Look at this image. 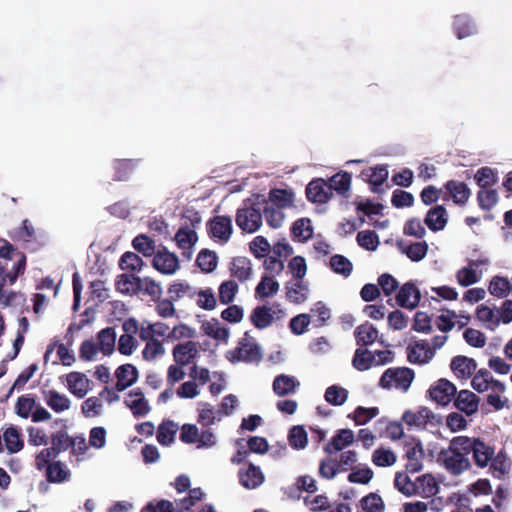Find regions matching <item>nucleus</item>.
Instances as JSON below:
<instances>
[{"instance_id":"obj_40","label":"nucleus","mask_w":512,"mask_h":512,"mask_svg":"<svg viewBox=\"0 0 512 512\" xmlns=\"http://www.w3.org/2000/svg\"><path fill=\"white\" fill-rule=\"evenodd\" d=\"M3 440L7 451L11 454L21 451L24 447V442L16 427L11 426L7 428L3 433Z\"/></svg>"},{"instance_id":"obj_27","label":"nucleus","mask_w":512,"mask_h":512,"mask_svg":"<svg viewBox=\"0 0 512 512\" xmlns=\"http://www.w3.org/2000/svg\"><path fill=\"white\" fill-rule=\"evenodd\" d=\"M352 176L349 172L341 171L330 177L327 182L330 191H335L338 195L343 198L350 196Z\"/></svg>"},{"instance_id":"obj_16","label":"nucleus","mask_w":512,"mask_h":512,"mask_svg":"<svg viewBox=\"0 0 512 512\" xmlns=\"http://www.w3.org/2000/svg\"><path fill=\"white\" fill-rule=\"evenodd\" d=\"M309 284L304 279L290 280L285 283V297L290 303L299 305L309 297Z\"/></svg>"},{"instance_id":"obj_59","label":"nucleus","mask_w":512,"mask_h":512,"mask_svg":"<svg viewBox=\"0 0 512 512\" xmlns=\"http://www.w3.org/2000/svg\"><path fill=\"white\" fill-rule=\"evenodd\" d=\"M361 507L365 512H384L385 504L377 493H369L361 500Z\"/></svg>"},{"instance_id":"obj_12","label":"nucleus","mask_w":512,"mask_h":512,"mask_svg":"<svg viewBox=\"0 0 512 512\" xmlns=\"http://www.w3.org/2000/svg\"><path fill=\"white\" fill-rule=\"evenodd\" d=\"M153 267L162 274L171 275L179 269L178 257L166 248L158 250L152 260Z\"/></svg>"},{"instance_id":"obj_45","label":"nucleus","mask_w":512,"mask_h":512,"mask_svg":"<svg viewBox=\"0 0 512 512\" xmlns=\"http://www.w3.org/2000/svg\"><path fill=\"white\" fill-rule=\"evenodd\" d=\"M289 445L295 449H304L307 446L308 438L307 432L301 425L293 426L288 433Z\"/></svg>"},{"instance_id":"obj_36","label":"nucleus","mask_w":512,"mask_h":512,"mask_svg":"<svg viewBox=\"0 0 512 512\" xmlns=\"http://www.w3.org/2000/svg\"><path fill=\"white\" fill-rule=\"evenodd\" d=\"M67 384L70 392L79 398L84 397L88 392L89 380L83 373L71 372L68 374Z\"/></svg>"},{"instance_id":"obj_25","label":"nucleus","mask_w":512,"mask_h":512,"mask_svg":"<svg viewBox=\"0 0 512 512\" xmlns=\"http://www.w3.org/2000/svg\"><path fill=\"white\" fill-rule=\"evenodd\" d=\"M39 471L46 470V478L51 483H62L70 478V471L60 461H49L45 465H36Z\"/></svg>"},{"instance_id":"obj_48","label":"nucleus","mask_w":512,"mask_h":512,"mask_svg":"<svg viewBox=\"0 0 512 512\" xmlns=\"http://www.w3.org/2000/svg\"><path fill=\"white\" fill-rule=\"evenodd\" d=\"M202 328L206 335L216 340L227 342L229 338V330L225 327H221L217 319L203 323Z\"/></svg>"},{"instance_id":"obj_29","label":"nucleus","mask_w":512,"mask_h":512,"mask_svg":"<svg viewBox=\"0 0 512 512\" xmlns=\"http://www.w3.org/2000/svg\"><path fill=\"white\" fill-rule=\"evenodd\" d=\"M378 334L377 328L369 322L357 326L354 330L356 344L360 346L359 348L372 345L377 340Z\"/></svg>"},{"instance_id":"obj_19","label":"nucleus","mask_w":512,"mask_h":512,"mask_svg":"<svg viewBox=\"0 0 512 512\" xmlns=\"http://www.w3.org/2000/svg\"><path fill=\"white\" fill-rule=\"evenodd\" d=\"M479 402L480 398L470 390L463 389L459 392L456 391L454 406L467 416H471L478 411Z\"/></svg>"},{"instance_id":"obj_56","label":"nucleus","mask_w":512,"mask_h":512,"mask_svg":"<svg viewBox=\"0 0 512 512\" xmlns=\"http://www.w3.org/2000/svg\"><path fill=\"white\" fill-rule=\"evenodd\" d=\"M475 181L477 185L482 188H487L497 183L498 176L497 173L490 167H482L480 168L475 176Z\"/></svg>"},{"instance_id":"obj_50","label":"nucleus","mask_w":512,"mask_h":512,"mask_svg":"<svg viewBox=\"0 0 512 512\" xmlns=\"http://www.w3.org/2000/svg\"><path fill=\"white\" fill-rule=\"evenodd\" d=\"M488 290L491 295L498 298H504L510 292L511 284L505 277L494 276L489 283Z\"/></svg>"},{"instance_id":"obj_52","label":"nucleus","mask_w":512,"mask_h":512,"mask_svg":"<svg viewBox=\"0 0 512 512\" xmlns=\"http://www.w3.org/2000/svg\"><path fill=\"white\" fill-rule=\"evenodd\" d=\"M143 264H144V262H143L142 258L138 254H136L134 252H130V251L125 252L120 257V260H119V267L122 270L131 271V272L140 271Z\"/></svg>"},{"instance_id":"obj_1","label":"nucleus","mask_w":512,"mask_h":512,"mask_svg":"<svg viewBox=\"0 0 512 512\" xmlns=\"http://www.w3.org/2000/svg\"><path fill=\"white\" fill-rule=\"evenodd\" d=\"M466 442L464 436L453 437L437 455V463L452 476H460L472 467Z\"/></svg>"},{"instance_id":"obj_47","label":"nucleus","mask_w":512,"mask_h":512,"mask_svg":"<svg viewBox=\"0 0 512 512\" xmlns=\"http://www.w3.org/2000/svg\"><path fill=\"white\" fill-rule=\"evenodd\" d=\"M396 454L391 449L379 447L372 454V462L378 467H389L395 464Z\"/></svg>"},{"instance_id":"obj_14","label":"nucleus","mask_w":512,"mask_h":512,"mask_svg":"<svg viewBox=\"0 0 512 512\" xmlns=\"http://www.w3.org/2000/svg\"><path fill=\"white\" fill-rule=\"evenodd\" d=\"M124 404L131 410L135 418L143 417L151 410V407L140 388L131 390L124 399Z\"/></svg>"},{"instance_id":"obj_4","label":"nucleus","mask_w":512,"mask_h":512,"mask_svg":"<svg viewBox=\"0 0 512 512\" xmlns=\"http://www.w3.org/2000/svg\"><path fill=\"white\" fill-rule=\"evenodd\" d=\"M226 358L229 362L235 364L238 362L245 363H259L263 356L260 346L249 337L248 332H245L237 347L226 352Z\"/></svg>"},{"instance_id":"obj_26","label":"nucleus","mask_w":512,"mask_h":512,"mask_svg":"<svg viewBox=\"0 0 512 512\" xmlns=\"http://www.w3.org/2000/svg\"><path fill=\"white\" fill-rule=\"evenodd\" d=\"M238 478L240 484L249 490L259 487L264 481L261 469L252 463L248 464L246 470H239Z\"/></svg>"},{"instance_id":"obj_7","label":"nucleus","mask_w":512,"mask_h":512,"mask_svg":"<svg viewBox=\"0 0 512 512\" xmlns=\"http://www.w3.org/2000/svg\"><path fill=\"white\" fill-rule=\"evenodd\" d=\"M285 316V311L281 308L279 303H274L272 307L266 305L256 306L251 314V323L259 330L268 328L277 319H282Z\"/></svg>"},{"instance_id":"obj_55","label":"nucleus","mask_w":512,"mask_h":512,"mask_svg":"<svg viewBox=\"0 0 512 512\" xmlns=\"http://www.w3.org/2000/svg\"><path fill=\"white\" fill-rule=\"evenodd\" d=\"M489 463L494 477L501 478L510 471L508 458L502 452H499L496 456L494 455Z\"/></svg>"},{"instance_id":"obj_49","label":"nucleus","mask_w":512,"mask_h":512,"mask_svg":"<svg viewBox=\"0 0 512 512\" xmlns=\"http://www.w3.org/2000/svg\"><path fill=\"white\" fill-rule=\"evenodd\" d=\"M453 28L459 39L468 37L474 33V26L471 19L466 15H457L453 21Z\"/></svg>"},{"instance_id":"obj_9","label":"nucleus","mask_w":512,"mask_h":512,"mask_svg":"<svg viewBox=\"0 0 512 512\" xmlns=\"http://www.w3.org/2000/svg\"><path fill=\"white\" fill-rule=\"evenodd\" d=\"M237 226L244 232L254 233L262 225V214L260 208L250 207L239 208L235 218Z\"/></svg>"},{"instance_id":"obj_34","label":"nucleus","mask_w":512,"mask_h":512,"mask_svg":"<svg viewBox=\"0 0 512 512\" xmlns=\"http://www.w3.org/2000/svg\"><path fill=\"white\" fill-rule=\"evenodd\" d=\"M44 400L46 404L56 413L66 411L71 406L70 399L56 390L44 391Z\"/></svg>"},{"instance_id":"obj_17","label":"nucleus","mask_w":512,"mask_h":512,"mask_svg":"<svg viewBox=\"0 0 512 512\" xmlns=\"http://www.w3.org/2000/svg\"><path fill=\"white\" fill-rule=\"evenodd\" d=\"M421 299L418 287L412 283H405L396 295L397 304L405 309L412 310L419 305Z\"/></svg>"},{"instance_id":"obj_39","label":"nucleus","mask_w":512,"mask_h":512,"mask_svg":"<svg viewBox=\"0 0 512 512\" xmlns=\"http://www.w3.org/2000/svg\"><path fill=\"white\" fill-rule=\"evenodd\" d=\"M178 427L177 425L171 421H163L157 430V441L162 446H169L175 441V436L177 433Z\"/></svg>"},{"instance_id":"obj_8","label":"nucleus","mask_w":512,"mask_h":512,"mask_svg":"<svg viewBox=\"0 0 512 512\" xmlns=\"http://www.w3.org/2000/svg\"><path fill=\"white\" fill-rule=\"evenodd\" d=\"M466 439V446L468 456L472 454L473 461L478 468H485L492 460L495 450L492 446L486 444L480 438L464 436Z\"/></svg>"},{"instance_id":"obj_37","label":"nucleus","mask_w":512,"mask_h":512,"mask_svg":"<svg viewBox=\"0 0 512 512\" xmlns=\"http://www.w3.org/2000/svg\"><path fill=\"white\" fill-rule=\"evenodd\" d=\"M375 365V355L367 348H357L352 359V366L358 371H366Z\"/></svg>"},{"instance_id":"obj_61","label":"nucleus","mask_w":512,"mask_h":512,"mask_svg":"<svg viewBox=\"0 0 512 512\" xmlns=\"http://www.w3.org/2000/svg\"><path fill=\"white\" fill-rule=\"evenodd\" d=\"M237 292L238 284L235 281H224L219 287V301L225 305L230 304L234 300Z\"/></svg>"},{"instance_id":"obj_53","label":"nucleus","mask_w":512,"mask_h":512,"mask_svg":"<svg viewBox=\"0 0 512 512\" xmlns=\"http://www.w3.org/2000/svg\"><path fill=\"white\" fill-rule=\"evenodd\" d=\"M478 205L482 210H491L498 202V194L495 189L482 188L477 193Z\"/></svg>"},{"instance_id":"obj_31","label":"nucleus","mask_w":512,"mask_h":512,"mask_svg":"<svg viewBox=\"0 0 512 512\" xmlns=\"http://www.w3.org/2000/svg\"><path fill=\"white\" fill-rule=\"evenodd\" d=\"M229 270L232 277L245 282L252 275L251 261L247 257H235L230 262Z\"/></svg>"},{"instance_id":"obj_64","label":"nucleus","mask_w":512,"mask_h":512,"mask_svg":"<svg viewBox=\"0 0 512 512\" xmlns=\"http://www.w3.org/2000/svg\"><path fill=\"white\" fill-rule=\"evenodd\" d=\"M310 220L308 218H300L296 220L291 227V233L295 238L308 240L312 236V229L309 227Z\"/></svg>"},{"instance_id":"obj_10","label":"nucleus","mask_w":512,"mask_h":512,"mask_svg":"<svg viewBox=\"0 0 512 512\" xmlns=\"http://www.w3.org/2000/svg\"><path fill=\"white\" fill-rule=\"evenodd\" d=\"M456 386L445 378L436 381L428 390L432 400L442 406L448 405L456 395Z\"/></svg>"},{"instance_id":"obj_42","label":"nucleus","mask_w":512,"mask_h":512,"mask_svg":"<svg viewBox=\"0 0 512 512\" xmlns=\"http://www.w3.org/2000/svg\"><path fill=\"white\" fill-rule=\"evenodd\" d=\"M98 348L103 354L109 355L114 351L116 334L114 328L107 327L102 329L98 335Z\"/></svg>"},{"instance_id":"obj_35","label":"nucleus","mask_w":512,"mask_h":512,"mask_svg":"<svg viewBox=\"0 0 512 512\" xmlns=\"http://www.w3.org/2000/svg\"><path fill=\"white\" fill-rule=\"evenodd\" d=\"M299 382L293 376L281 374L273 381V391L276 395L283 397L295 392Z\"/></svg>"},{"instance_id":"obj_24","label":"nucleus","mask_w":512,"mask_h":512,"mask_svg":"<svg viewBox=\"0 0 512 512\" xmlns=\"http://www.w3.org/2000/svg\"><path fill=\"white\" fill-rule=\"evenodd\" d=\"M115 376L117 378L115 390L122 392L137 381L138 370L132 364H123L116 369Z\"/></svg>"},{"instance_id":"obj_62","label":"nucleus","mask_w":512,"mask_h":512,"mask_svg":"<svg viewBox=\"0 0 512 512\" xmlns=\"http://www.w3.org/2000/svg\"><path fill=\"white\" fill-rule=\"evenodd\" d=\"M35 399L30 395H22L17 399L15 410L18 416L27 419L35 408Z\"/></svg>"},{"instance_id":"obj_43","label":"nucleus","mask_w":512,"mask_h":512,"mask_svg":"<svg viewBox=\"0 0 512 512\" xmlns=\"http://www.w3.org/2000/svg\"><path fill=\"white\" fill-rule=\"evenodd\" d=\"M269 201L277 208H287L293 205L294 193L290 190L274 188L269 192Z\"/></svg>"},{"instance_id":"obj_60","label":"nucleus","mask_w":512,"mask_h":512,"mask_svg":"<svg viewBox=\"0 0 512 512\" xmlns=\"http://www.w3.org/2000/svg\"><path fill=\"white\" fill-rule=\"evenodd\" d=\"M330 267L335 273L341 274L345 277L349 276L353 269L352 263L349 259L339 254L333 255L330 258Z\"/></svg>"},{"instance_id":"obj_46","label":"nucleus","mask_w":512,"mask_h":512,"mask_svg":"<svg viewBox=\"0 0 512 512\" xmlns=\"http://www.w3.org/2000/svg\"><path fill=\"white\" fill-rule=\"evenodd\" d=\"M218 257L214 251L203 249L196 258V264L205 273L212 272L217 266Z\"/></svg>"},{"instance_id":"obj_22","label":"nucleus","mask_w":512,"mask_h":512,"mask_svg":"<svg viewBox=\"0 0 512 512\" xmlns=\"http://www.w3.org/2000/svg\"><path fill=\"white\" fill-rule=\"evenodd\" d=\"M444 189L449 198L459 206H464L471 196V190L467 184L462 181L449 180L444 184Z\"/></svg>"},{"instance_id":"obj_28","label":"nucleus","mask_w":512,"mask_h":512,"mask_svg":"<svg viewBox=\"0 0 512 512\" xmlns=\"http://www.w3.org/2000/svg\"><path fill=\"white\" fill-rule=\"evenodd\" d=\"M140 160L137 159H116L112 167L114 170V181H128L136 170Z\"/></svg>"},{"instance_id":"obj_58","label":"nucleus","mask_w":512,"mask_h":512,"mask_svg":"<svg viewBox=\"0 0 512 512\" xmlns=\"http://www.w3.org/2000/svg\"><path fill=\"white\" fill-rule=\"evenodd\" d=\"M375 425H385V436L393 441L404 436V429L400 422H388L386 418H380L375 422Z\"/></svg>"},{"instance_id":"obj_2","label":"nucleus","mask_w":512,"mask_h":512,"mask_svg":"<svg viewBox=\"0 0 512 512\" xmlns=\"http://www.w3.org/2000/svg\"><path fill=\"white\" fill-rule=\"evenodd\" d=\"M19 260L13 265L10 271H7L6 265L0 261V305L8 307L14 304L18 297H23L22 294L14 291L7 292L4 287L7 284H14L19 277L25 272L26 268V255L18 253Z\"/></svg>"},{"instance_id":"obj_41","label":"nucleus","mask_w":512,"mask_h":512,"mask_svg":"<svg viewBox=\"0 0 512 512\" xmlns=\"http://www.w3.org/2000/svg\"><path fill=\"white\" fill-rule=\"evenodd\" d=\"M279 283L273 277L264 275L255 289V294L259 298H268L275 295L279 290Z\"/></svg>"},{"instance_id":"obj_3","label":"nucleus","mask_w":512,"mask_h":512,"mask_svg":"<svg viewBox=\"0 0 512 512\" xmlns=\"http://www.w3.org/2000/svg\"><path fill=\"white\" fill-rule=\"evenodd\" d=\"M62 423L63 427L57 432L51 434V447L42 449L35 458V465H45L55 459L60 453L69 450L71 446V437L67 433V426L62 419H56L54 424Z\"/></svg>"},{"instance_id":"obj_44","label":"nucleus","mask_w":512,"mask_h":512,"mask_svg":"<svg viewBox=\"0 0 512 512\" xmlns=\"http://www.w3.org/2000/svg\"><path fill=\"white\" fill-rule=\"evenodd\" d=\"M324 398L333 406H341L347 401L348 390L339 385H331L326 389Z\"/></svg>"},{"instance_id":"obj_21","label":"nucleus","mask_w":512,"mask_h":512,"mask_svg":"<svg viewBox=\"0 0 512 512\" xmlns=\"http://www.w3.org/2000/svg\"><path fill=\"white\" fill-rule=\"evenodd\" d=\"M434 357V349L427 341H419L407 348V359L413 364H426Z\"/></svg>"},{"instance_id":"obj_51","label":"nucleus","mask_w":512,"mask_h":512,"mask_svg":"<svg viewBox=\"0 0 512 512\" xmlns=\"http://www.w3.org/2000/svg\"><path fill=\"white\" fill-rule=\"evenodd\" d=\"M133 248L145 257L155 255V242L145 234L136 236L132 241Z\"/></svg>"},{"instance_id":"obj_11","label":"nucleus","mask_w":512,"mask_h":512,"mask_svg":"<svg viewBox=\"0 0 512 512\" xmlns=\"http://www.w3.org/2000/svg\"><path fill=\"white\" fill-rule=\"evenodd\" d=\"M306 197L312 203H327L333 196L328 182L322 178L313 179L306 186Z\"/></svg>"},{"instance_id":"obj_57","label":"nucleus","mask_w":512,"mask_h":512,"mask_svg":"<svg viewBox=\"0 0 512 512\" xmlns=\"http://www.w3.org/2000/svg\"><path fill=\"white\" fill-rule=\"evenodd\" d=\"M378 414L379 409L377 407L366 408L363 406H358L354 410L353 414L348 415V417L352 418L356 425H365Z\"/></svg>"},{"instance_id":"obj_6","label":"nucleus","mask_w":512,"mask_h":512,"mask_svg":"<svg viewBox=\"0 0 512 512\" xmlns=\"http://www.w3.org/2000/svg\"><path fill=\"white\" fill-rule=\"evenodd\" d=\"M414 371L408 367L388 368L381 376L379 385L389 389L394 386L397 389L407 391L414 379Z\"/></svg>"},{"instance_id":"obj_13","label":"nucleus","mask_w":512,"mask_h":512,"mask_svg":"<svg viewBox=\"0 0 512 512\" xmlns=\"http://www.w3.org/2000/svg\"><path fill=\"white\" fill-rule=\"evenodd\" d=\"M172 355L175 363L187 366L195 362L199 356L198 343L194 341H186L174 346Z\"/></svg>"},{"instance_id":"obj_23","label":"nucleus","mask_w":512,"mask_h":512,"mask_svg":"<svg viewBox=\"0 0 512 512\" xmlns=\"http://www.w3.org/2000/svg\"><path fill=\"white\" fill-rule=\"evenodd\" d=\"M448 222V213L443 205H436L430 208L424 218V223L433 231L438 232L445 228Z\"/></svg>"},{"instance_id":"obj_63","label":"nucleus","mask_w":512,"mask_h":512,"mask_svg":"<svg viewBox=\"0 0 512 512\" xmlns=\"http://www.w3.org/2000/svg\"><path fill=\"white\" fill-rule=\"evenodd\" d=\"M12 238L24 242L35 240L36 232L33 224L28 219H24L21 226L14 231Z\"/></svg>"},{"instance_id":"obj_5","label":"nucleus","mask_w":512,"mask_h":512,"mask_svg":"<svg viewBox=\"0 0 512 512\" xmlns=\"http://www.w3.org/2000/svg\"><path fill=\"white\" fill-rule=\"evenodd\" d=\"M405 469L408 473H418L423 469L425 457L423 444L420 439L408 436L403 442Z\"/></svg>"},{"instance_id":"obj_18","label":"nucleus","mask_w":512,"mask_h":512,"mask_svg":"<svg viewBox=\"0 0 512 512\" xmlns=\"http://www.w3.org/2000/svg\"><path fill=\"white\" fill-rule=\"evenodd\" d=\"M435 418L434 413L427 407L421 406L417 410H406L402 415V420L410 427L419 429L426 428L428 423H432Z\"/></svg>"},{"instance_id":"obj_20","label":"nucleus","mask_w":512,"mask_h":512,"mask_svg":"<svg viewBox=\"0 0 512 512\" xmlns=\"http://www.w3.org/2000/svg\"><path fill=\"white\" fill-rule=\"evenodd\" d=\"M208 232L211 237L227 242L232 234V221L228 216H216L208 222Z\"/></svg>"},{"instance_id":"obj_33","label":"nucleus","mask_w":512,"mask_h":512,"mask_svg":"<svg viewBox=\"0 0 512 512\" xmlns=\"http://www.w3.org/2000/svg\"><path fill=\"white\" fill-rule=\"evenodd\" d=\"M362 176L366 177L367 181L371 184V190L374 193H378L381 191L380 187L388 178V170L385 165H377L363 170Z\"/></svg>"},{"instance_id":"obj_30","label":"nucleus","mask_w":512,"mask_h":512,"mask_svg":"<svg viewBox=\"0 0 512 512\" xmlns=\"http://www.w3.org/2000/svg\"><path fill=\"white\" fill-rule=\"evenodd\" d=\"M142 279L134 274H121L116 281V288L123 294H138L143 290Z\"/></svg>"},{"instance_id":"obj_32","label":"nucleus","mask_w":512,"mask_h":512,"mask_svg":"<svg viewBox=\"0 0 512 512\" xmlns=\"http://www.w3.org/2000/svg\"><path fill=\"white\" fill-rule=\"evenodd\" d=\"M354 441V433L350 429H340L334 435L331 441L325 446L324 450L328 454H333L349 446Z\"/></svg>"},{"instance_id":"obj_54","label":"nucleus","mask_w":512,"mask_h":512,"mask_svg":"<svg viewBox=\"0 0 512 512\" xmlns=\"http://www.w3.org/2000/svg\"><path fill=\"white\" fill-rule=\"evenodd\" d=\"M197 239L196 232L187 227H181L175 235L177 245L181 249L193 248Z\"/></svg>"},{"instance_id":"obj_15","label":"nucleus","mask_w":512,"mask_h":512,"mask_svg":"<svg viewBox=\"0 0 512 512\" xmlns=\"http://www.w3.org/2000/svg\"><path fill=\"white\" fill-rule=\"evenodd\" d=\"M450 369L457 379L468 380L476 372L477 362L473 358L457 355L452 358Z\"/></svg>"},{"instance_id":"obj_38","label":"nucleus","mask_w":512,"mask_h":512,"mask_svg":"<svg viewBox=\"0 0 512 512\" xmlns=\"http://www.w3.org/2000/svg\"><path fill=\"white\" fill-rule=\"evenodd\" d=\"M398 247L402 253L406 254V256L413 262L422 260L428 252V244L425 241L411 243L409 245H404L402 242H398Z\"/></svg>"}]
</instances>
